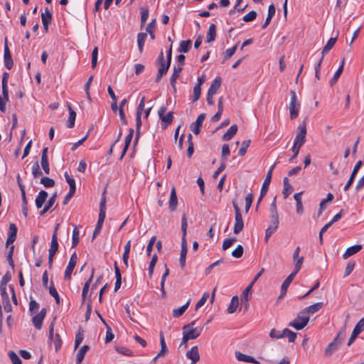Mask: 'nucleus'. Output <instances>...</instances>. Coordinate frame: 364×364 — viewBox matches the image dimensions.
Returning a JSON list of instances; mask_svg holds the SVG:
<instances>
[{"label":"nucleus","instance_id":"obj_51","mask_svg":"<svg viewBox=\"0 0 364 364\" xmlns=\"http://www.w3.org/2000/svg\"><path fill=\"white\" fill-rule=\"evenodd\" d=\"M43 173L40 169L38 163L36 161L32 166V175L34 178H37L42 176Z\"/></svg>","mask_w":364,"mask_h":364},{"label":"nucleus","instance_id":"obj_61","mask_svg":"<svg viewBox=\"0 0 364 364\" xmlns=\"http://www.w3.org/2000/svg\"><path fill=\"white\" fill-rule=\"evenodd\" d=\"M9 357L11 359L13 364H21L22 363L20 358L14 351H10L9 353Z\"/></svg>","mask_w":364,"mask_h":364},{"label":"nucleus","instance_id":"obj_6","mask_svg":"<svg viewBox=\"0 0 364 364\" xmlns=\"http://www.w3.org/2000/svg\"><path fill=\"white\" fill-rule=\"evenodd\" d=\"M77 260V256L76 252H74L69 260L68 264L65 269V274H64V279L65 280H70L71 278V274L73 273V271L76 265Z\"/></svg>","mask_w":364,"mask_h":364},{"label":"nucleus","instance_id":"obj_3","mask_svg":"<svg viewBox=\"0 0 364 364\" xmlns=\"http://www.w3.org/2000/svg\"><path fill=\"white\" fill-rule=\"evenodd\" d=\"M196 324V321H192L191 323L185 325L182 330L183 333L186 335L190 340L197 338L201 333L203 328L198 329L197 327H194Z\"/></svg>","mask_w":364,"mask_h":364},{"label":"nucleus","instance_id":"obj_52","mask_svg":"<svg viewBox=\"0 0 364 364\" xmlns=\"http://www.w3.org/2000/svg\"><path fill=\"white\" fill-rule=\"evenodd\" d=\"M210 294L208 292L203 293L202 297L198 300L196 305V311L199 309L201 306H203L205 304Z\"/></svg>","mask_w":364,"mask_h":364},{"label":"nucleus","instance_id":"obj_20","mask_svg":"<svg viewBox=\"0 0 364 364\" xmlns=\"http://www.w3.org/2000/svg\"><path fill=\"white\" fill-rule=\"evenodd\" d=\"M244 228V222L242 214L235 215V224L233 228V232L236 235L239 234Z\"/></svg>","mask_w":364,"mask_h":364},{"label":"nucleus","instance_id":"obj_25","mask_svg":"<svg viewBox=\"0 0 364 364\" xmlns=\"http://www.w3.org/2000/svg\"><path fill=\"white\" fill-rule=\"evenodd\" d=\"M337 41V36L334 38H331L328 39L327 43L323 47L321 51V57L322 60H323L324 55L329 52V50L334 46L336 42Z\"/></svg>","mask_w":364,"mask_h":364},{"label":"nucleus","instance_id":"obj_16","mask_svg":"<svg viewBox=\"0 0 364 364\" xmlns=\"http://www.w3.org/2000/svg\"><path fill=\"white\" fill-rule=\"evenodd\" d=\"M41 18L43 27L46 31H48V26L52 21V13L48 8L45 9V12L41 14Z\"/></svg>","mask_w":364,"mask_h":364},{"label":"nucleus","instance_id":"obj_42","mask_svg":"<svg viewBox=\"0 0 364 364\" xmlns=\"http://www.w3.org/2000/svg\"><path fill=\"white\" fill-rule=\"evenodd\" d=\"M160 344L161 348L160 351L157 354V357H163L168 352L167 346L165 342V338L162 333H160Z\"/></svg>","mask_w":364,"mask_h":364},{"label":"nucleus","instance_id":"obj_26","mask_svg":"<svg viewBox=\"0 0 364 364\" xmlns=\"http://www.w3.org/2000/svg\"><path fill=\"white\" fill-rule=\"evenodd\" d=\"M361 249H362L361 245H355L353 246H351L346 250L345 253L343 255V257L344 259H347L349 257L358 252Z\"/></svg>","mask_w":364,"mask_h":364},{"label":"nucleus","instance_id":"obj_63","mask_svg":"<svg viewBox=\"0 0 364 364\" xmlns=\"http://www.w3.org/2000/svg\"><path fill=\"white\" fill-rule=\"evenodd\" d=\"M257 17V13L255 11H251L246 15H245L242 18L243 21L245 22H249L255 20Z\"/></svg>","mask_w":364,"mask_h":364},{"label":"nucleus","instance_id":"obj_1","mask_svg":"<svg viewBox=\"0 0 364 364\" xmlns=\"http://www.w3.org/2000/svg\"><path fill=\"white\" fill-rule=\"evenodd\" d=\"M309 321V316L302 314L301 311L292 321L289 323L288 326L299 331L303 329L308 324Z\"/></svg>","mask_w":364,"mask_h":364},{"label":"nucleus","instance_id":"obj_33","mask_svg":"<svg viewBox=\"0 0 364 364\" xmlns=\"http://www.w3.org/2000/svg\"><path fill=\"white\" fill-rule=\"evenodd\" d=\"M94 272H95V269H92V273H91V275H90V278L87 279V281L84 284V287H83V289H82V301H83L85 300V298L87 296V292L89 291L90 283L92 282V279H93Z\"/></svg>","mask_w":364,"mask_h":364},{"label":"nucleus","instance_id":"obj_28","mask_svg":"<svg viewBox=\"0 0 364 364\" xmlns=\"http://www.w3.org/2000/svg\"><path fill=\"white\" fill-rule=\"evenodd\" d=\"M216 38V26L214 23H211L209 26L208 33H207V37H206V41L207 43H210L212 41H214Z\"/></svg>","mask_w":364,"mask_h":364},{"label":"nucleus","instance_id":"obj_31","mask_svg":"<svg viewBox=\"0 0 364 364\" xmlns=\"http://www.w3.org/2000/svg\"><path fill=\"white\" fill-rule=\"evenodd\" d=\"M284 188L282 191V193L284 195V199H286L289 194L293 191L292 186L289 183V179L287 177L284 178Z\"/></svg>","mask_w":364,"mask_h":364},{"label":"nucleus","instance_id":"obj_47","mask_svg":"<svg viewBox=\"0 0 364 364\" xmlns=\"http://www.w3.org/2000/svg\"><path fill=\"white\" fill-rule=\"evenodd\" d=\"M338 346H339V345L338 343H335V341H333L331 343H330L328 345V346L325 349L326 355H331L333 352H335L338 349Z\"/></svg>","mask_w":364,"mask_h":364},{"label":"nucleus","instance_id":"obj_34","mask_svg":"<svg viewBox=\"0 0 364 364\" xmlns=\"http://www.w3.org/2000/svg\"><path fill=\"white\" fill-rule=\"evenodd\" d=\"M343 67H344V58L341 61V64L337 71L335 73L333 77L331 78V80L329 82V84L331 86H333L334 84L336 83L338 78L340 77L341 75L342 74L343 71Z\"/></svg>","mask_w":364,"mask_h":364},{"label":"nucleus","instance_id":"obj_40","mask_svg":"<svg viewBox=\"0 0 364 364\" xmlns=\"http://www.w3.org/2000/svg\"><path fill=\"white\" fill-rule=\"evenodd\" d=\"M302 192L296 193L294 195V198L296 202V212L299 214H301L303 213V205L301 202V195Z\"/></svg>","mask_w":364,"mask_h":364},{"label":"nucleus","instance_id":"obj_59","mask_svg":"<svg viewBox=\"0 0 364 364\" xmlns=\"http://www.w3.org/2000/svg\"><path fill=\"white\" fill-rule=\"evenodd\" d=\"M79 242V230L77 227H75L73 231L72 236V246L75 247Z\"/></svg>","mask_w":364,"mask_h":364},{"label":"nucleus","instance_id":"obj_22","mask_svg":"<svg viewBox=\"0 0 364 364\" xmlns=\"http://www.w3.org/2000/svg\"><path fill=\"white\" fill-rule=\"evenodd\" d=\"M48 196V193L45 191H41L38 193L35 200L36 205L38 209L42 208L43 205L46 201Z\"/></svg>","mask_w":364,"mask_h":364},{"label":"nucleus","instance_id":"obj_18","mask_svg":"<svg viewBox=\"0 0 364 364\" xmlns=\"http://www.w3.org/2000/svg\"><path fill=\"white\" fill-rule=\"evenodd\" d=\"M168 205H169V209L171 212L176 210L177 205H178V198H177L176 191L175 187H173L171 188Z\"/></svg>","mask_w":364,"mask_h":364},{"label":"nucleus","instance_id":"obj_21","mask_svg":"<svg viewBox=\"0 0 364 364\" xmlns=\"http://www.w3.org/2000/svg\"><path fill=\"white\" fill-rule=\"evenodd\" d=\"M323 302L316 303L303 309L302 314H304L306 316H308L309 314H313L318 311L323 307Z\"/></svg>","mask_w":364,"mask_h":364},{"label":"nucleus","instance_id":"obj_32","mask_svg":"<svg viewBox=\"0 0 364 364\" xmlns=\"http://www.w3.org/2000/svg\"><path fill=\"white\" fill-rule=\"evenodd\" d=\"M114 272H115V276H116L114 291H117L120 288L121 284H122V276H121V273H120V271L117 266V262H114Z\"/></svg>","mask_w":364,"mask_h":364},{"label":"nucleus","instance_id":"obj_30","mask_svg":"<svg viewBox=\"0 0 364 364\" xmlns=\"http://www.w3.org/2000/svg\"><path fill=\"white\" fill-rule=\"evenodd\" d=\"M237 126L236 124L232 125L228 130L223 134V139L224 141L230 140L233 136L237 133Z\"/></svg>","mask_w":364,"mask_h":364},{"label":"nucleus","instance_id":"obj_17","mask_svg":"<svg viewBox=\"0 0 364 364\" xmlns=\"http://www.w3.org/2000/svg\"><path fill=\"white\" fill-rule=\"evenodd\" d=\"M186 356L188 358L191 360L192 364H195L200 360V355L198 353V346H193L186 353Z\"/></svg>","mask_w":364,"mask_h":364},{"label":"nucleus","instance_id":"obj_64","mask_svg":"<svg viewBox=\"0 0 364 364\" xmlns=\"http://www.w3.org/2000/svg\"><path fill=\"white\" fill-rule=\"evenodd\" d=\"M235 241H236V238H235V237H230L228 239H225L223 243V249L224 250H228L230 247H231L232 245V244Z\"/></svg>","mask_w":364,"mask_h":364},{"label":"nucleus","instance_id":"obj_24","mask_svg":"<svg viewBox=\"0 0 364 364\" xmlns=\"http://www.w3.org/2000/svg\"><path fill=\"white\" fill-rule=\"evenodd\" d=\"M222 80L220 77H215L212 82L208 92L210 93V95H215L218 90L221 86Z\"/></svg>","mask_w":364,"mask_h":364},{"label":"nucleus","instance_id":"obj_49","mask_svg":"<svg viewBox=\"0 0 364 364\" xmlns=\"http://www.w3.org/2000/svg\"><path fill=\"white\" fill-rule=\"evenodd\" d=\"M141 11V26L142 27L146 21L148 19L149 17V9L146 7H141L140 8Z\"/></svg>","mask_w":364,"mask_h":364},{"label":"nucleus","instance_id":"obj_5","mask_svg":"<svg viewBox=\"0 0 364 364\" xmlns=\"http://www.w3.org/2000/svg\"><path fill=\"white\" fill-rule=\"evenodd\" d=\"M291 102L289 104L290 118L294 119L299 115V111L300 108V103L297 99L295 91L291 90Z\"/></svg>","mask_w":364,"mask_h":364},{"label":"nucleus","instance_id":"obj_55","mask_svg":"<svg viewBox=\"0 0 364 364\" xmlns=\"http://www.w3.org/2000/svg\"><path fill=\"white\" fill-rule=\"evenodd\" d=\"M276 197H274L273 201L270 205V218H279V214L277 209L276 205Z\"/></svg>","mask_w":364,"mask_h":364},{"label":"nucleus","instance_id":"obj_27","mask_svg":"<svg viewBox=\"0 0 364 364\" xmlns=\"http://www.w3.org/2000/svg\"><path fill=\"white\" fill-rule=\"evenodd\" d=\"M57 198V193H55L53 194V196L48 199L47 203L46 204L45 207L40 212V215L43 216L44 215L53 205V204L55 202Z\"/></svg>","mask_w":364,"mask_h":364},{"label":"nucleus","instance_id":"obj_37","mask_svg":"<svg viewBox=\"0 0 364 364\" xmlns=\"http://www.w3.org/2000/svg\"><path fill=\"white\" fill-rule=\"evenodd\" d=\"M146 37H147V34L146 33H139L137 35V45H138L139 51L140 53H141L143 51V48H144Z\"/></svg>","mask_w":364,"mask_h":364},{"label":"nucleus","instance_id":"obj_57","mask_svg":"<svg viewBox=\"0 0 364 364\" xmlns=\"http://www.w3.org/2000/svg\"><path fill=\"white\" fill-rule=\"evenodd\" d=\"M41 183L43 184L46 188H50L54 186L55 181L52 178L43 177L41 179Z\"/></svg>","mask_w":364,"mask_h":364},{"label":"nucleus","instance_id":"obj_13","mask_svg":"<svg viewBox=\"0 0 364 364\" xmlns=\"http://www.w3.org/2000/svg\"><path fill=\"white\" fill-rule=\"evenodd\" d=\"M48 148L45 147L42 151L41 165L46 174L50 173V168L48 159Z\"/></svg>","mask_w":364,"mask_h":364},{"label":"nucleus","instance_id":"obj_44","mask_svg":"<svg viewBox=\"0 0 364 364\" xmlns=\"http://www.w3.org/2000/svg\"><path fill=\"white\" fill-rule=\"evenodd\" d=\"M192 41L191 40L182 41L180 43L178 51L180 53H188L191 47Z\"/></svg>","mask_w":364,"mask_h":364},{"label":"nucleus","instance_id":"obj_23","mask_svg":"<svg viewBox=\"0 0 364 364\" xmlns=\"http://www.w3.org/2000/svg\"><path fill=\"white\" fill-rule=\"evenodd\" d=\"M182 69H183V68L181 66H174V68H173V73L172 75L171 76L170 82H171V87H173L174 92L176 91V80L178 77L179 74L181 72Z\"/></svg>","mask_w":364,"mask_h":364},{"label":"nucleus","instance_id":"obj_50","mask_svg":"<svg viewBox=\"0 0 364 364\" xmlns=\"http://www.w3.org/2000/svg\"><path fill=\"white\" fill-rule=\"evenodd\" d=\"M105 193H106V190L104 191V192L102 193V198H101V200H100V213H99V214L106 215V196H105Z\"/></svg>","mask_w":364,"mask_h":364},{"label":"nucleus","instance_id":"obj_38","mask_svg":"<svg viewBox=\"0 0 364 364\" xmlns=\"http://www.w3.org/2000/svg\"><path fill=\"white\" fill-rule=\"evenodd\" d=\"M58 250V236H55V234H53L51 237L50 247L48 250L50 254L55 255Z\"/></svg>","mask_w":364,"mask_h":364},{"label":"nucleus","instance_id":"obj_36","mask_svg":"<svg viewBox=\"0 0 364 364\" xmlns=\"http://www.w3.org/2000/svg\"><path fill=\"white\" fill-rule=\"evenodd\" d=\"M239 305V298L237 296H234L232 299L231 302L228 308V314H233L236 311L237 308Z\"/></svg>","mask_w":364,"mask_h":364},{"label":"nucleus","instance_id":"obj_10","mask_svg":"<svg viewBox=\"0 0 364 364\" xmlns=\"http://www.w3.org/2000/svg\"><path fill=\"white\" fill-rule=\"evenodd\" d=\"M362 164H363L362 161H358L355 164V166L353 168V171H352V173L350 174V176L348 182L346 183V186L343 188L344 191H347L349 189L350 186L353 183L356 174L358 173V172L360 168L361 167Z\"/></svg>","mask_w":364,"mask_h":364},{"label":"nucleus","instance_id":"obj_35","mask_svg":"<svg viewBox=\"0 0 364 364\" xmlns=\"http://www.w3.org/2000/svg\"><path fill=\"white\" fill-rule=\"evenodd\" d=\"M90 347L87 345H84L82 346L80 350H78L76 356V363L80 364L82 360L84 359V357L89 350Z\"/></svg>","mask_w":364,"mask_h":364},{"label":"nucleus","instance_id":"obj_12","mask_svg":"<svg viewBox=\"0 0 364 364\" xmlns=\"http://www.w3.org/2000/svg\"><path fill=\"white\" fill-rule=\"evenodd\" d=\"M188 252L187 242L186 238L181 239V250L179 258V263L181 268L186 266V257Z\"/></svg>","mask_w":364,"mask_h":364},{"label":"nucleus","instance_id":"obj_54","mask_svg":"<svg viewBox=\"0 0 364 364\" xmlns=\"http://www.w3.org/2000/svg\"><path fill=\"white\" fill-rule=\"evenodd\" d=\"M187 226H188V224H187L186 215V213H183V214L182 215V218H181V231L183 233L182 238H186V232H187Z\"/></svg>","mask_w":364,"mask_h":364},{"label":"nucleus","instance_id":"obj_11","mask_svg":"<svg viewBox=\"0 0 364 364\" xmlns=\"http://www.w3.org/2000/svg\"><path fill=\"white\" fill-rule=\"evenodd\" d=\"M205 118V114H200L198 116L195 122L191 125V129L195 134H198L200 132L203 122Z\"/></svg>","mask_w":364,"mask_h":364},{"label":"nucleus","instance_id":"obj_62","mask_svg":"<svg viewBox=\"0 0 364 364\" xmlns=\"http://www.w3.org/2000/svg\"><path fill=\"white\" fill-rule=\"evenodd\" d=\"M279 224V218H271V224L267 228L269 229H272V230L275 231L277 230Z\"/></svg>","mask_w":364,"mask_h":364},{"label":"nucleus","instance_id":"obj_56","mask_svg":"<svg viewBox=\"0 0 364 364\" xmlns=\"http://www.w3.org/2000/svg\"><path fill=\"white\" fill-rule=\"evenodd\" d=\"M157 259H158L157 255H154L152 256V258L151 259V262H150L149 265V269H148L149 275L150 277L153 274L154 269V267H155L156 263L157 262Z\"/></svg>","mask_w":364,"mask_h":364},{"label":"nucleus","instance_id":"obj_58","mask_svg":"<svg viewBox=\"0 0 364 364\" xmlns=\"http://www.w3.org/2000/svg\"><path fill=\"white\" fill-rule=\"evenodd\" d=\"M250 144V140L243 141L242 143V146L238 151V154L241 156H244L247 151V148Z\"/></svg>","mask_w":364,"mask_h":364},{"label":"nucleus","instance_id":"obj_14","mask_svg":"<svg viewBox=\"0 0 364 364\" xmlns=\"http://www.w3.org/2000/svg\"><path fill=\"white\" fill-rule=\"evenodd\" d=\"M296 275V274L292 272L283 282L281 287V294L279 296L280 298L286 294L287 288L289 287L290 284L291 283L292 280L294 279Z\"/></svg>","mask_w":364,"mask_h":364},{"label":"nucleus","instance_id":"obj_53","mask_svg":"<svg viewBox=\"0 0 364 364\" xmlns=\"http://www.w3.org/2000/svg\"><path fill=\"white\" fill-rule=\"evenodd\" d=\"M230 151L229 148V145L225 144L222 147V154H221V161L225 162L227 160V157L230 155Z\"/></svg>","mask_w":364,"mask_h":364},{"label":"nucleus","instance_id":"obj_7","mask_svg":"<svg viewBox=\"0 0 364 364\" xmlns=\"http://www.w3.org/2000/svg\"><path fill=\"white\" fill-rule=\"evenodd\" d=\"M277 164V162L272 166V167L269 168V171L267 172L266 177L264 178V181L263 182L261 191H260V198H263L267 193L268 187L270 184L271 179H272V171Z\"/></svg>","mask_w":364,"mask_h":364},{"label":"nucleus","instance_id":"obj_43","mask_svg":"<svg viewBox=\"0 0 364 364\" xmlns=\"http://www.w3.org/2000/svg\"><path fill=\"white\" fill-rule=\"evenodd\" d=\"M156 23V19L154 18L149 23H148V25L146 28V32L149 34L150 38L152 40L155 39L154 31H155Z\"/></svg>","mask_w":364,"mask_h":364},{"label":"nucleus","instance_id":"obj_48","mask_svg":"<svg viewBox=\"0 0 364 364\" xmlns=\"http://www.w3.org/2000/svg\"><path fill=\"white\" fill-rule=\"evenodd\" d=\"M238 43L235 45L233 47L228 48L223 53V60L225 61L230 59L235 53L237 48Z\"/></svg>","mask_w":364,"mask_h":364},{"label":"nucleus","instance_id":"obj_15","mask_svg":"<svg viewBox=\"0 0 364 364\" xmlns=\"http://www.w3.org/2000/svg\"><path fill=\"white\" fill-rule=\"evenodd\" d=\"M17 234V228L15 224L11 223L9 225L8 237L6 240V246H9L10 244H12L16 237Z\"/></svg>","mask_w":364,"mask_h":364},{"label":"nucleus","instance_id":"obj_19","mask_svg":"<svg viewBox=\"0 0 364 364\" xmlns=\"http://www.w3.org/2000/svg\"><path fill=\"white\" fill-rule=\"evenodd\" d=\"M235 357L238 361L247 362L253 364H259V362L255 358L250 355L243 354L240 352H236Z\"/></svg>","mask_w":364,"mask_h":364},{"label":"nucleus","instance_id":"obj_45","mask_svg":"<svg viewBox=\"0 0 364 364\" xmlns=\"http://www.w3.org/2000/svg\"><path fill=\"white\" fill-rule=\"evenodd\" d=\"M133 134H134V129H129V134L125 137V141H124V149L122 150V157H123V156L126 154L127 152V150L132 141V137H133Z\"/></svg>","mask_w":364,"mask_h":364},{"label":"nucleus","instance_id":"obj_60","mask_svg":"<svg viewBox=\"0 0 364 364\" xmlns=\"http://www.w3.org/2000/svg\"><path fill=\"white\" fill-rule=\"evenodd\" d=\"M244 252L243 247L240 245L232 252V256L235 258H240L242 256Z\"/></svg>","mask_w":364,"mask_h":364},{"label":"nucleus","instance_id":"obj_39","mask_svg":"<svg viewBox=\"0 0 364 364\" xmlns=\"http://www.w3.org/2000/svg\"><path fill=\"white\" fill-rule=\"evenodd\" d=\"M69 118L67 126L68 128H73L75 126V121L76 118V112L72 109L70 105H68Z\"/></svg>","mask_w":364,"mask_h":364},{"label":"nucleus","instance_id":"obj_4","mask_svg":"<svg viewBox=\"0 0 364 364\" xmlns=\"http://www.w3.org/2000/svg\"><path fill=\"white\" fill-rule=\"evenodd\" d=\"M167 108L166 106H162L158 111L159 117L161 121V126L163 129H166L169 124H171L173 114L172 112H168V113H165Z\"/></svg>","mask_w":364,"mask_h":364},{"label":"nucleus","instance_id":"obj_2","mask_svg":"<svg viewBox=\"0 0 364 364\" xmlns=\"http://www.w3.org/2000/svg\"><path fill=\"white\" fill-rule=\"evenodd\" d=\"M306 120H304L297 128V133L294 140V145L301 146L306 141Z\"/></svg>","mask_w":364,"mask_h":364},{"label":"nucleus","instance_id":"obj_29","mask_svg":"<svg viewBox=\"0 0 364 364\" xmlns=\"http://www.w3.org/2000/svg\"><path fill=\"white\" fill-rule=\"evenodd\" d=\"M190 302L191 301L189 300L182 306L177 308V309H174L172 312L173 316L174 318H178L181 316H182L185 313V311L187 310V309L188 308V306L190 305Z\"/></svg>","mask_w":364,"mask_h":364},{"label":"nucleus","instance_id":"obj_9","mask_svg":"<svg viewBox=\"0 0 364 364\" xmlns=\"http://www.w3.org/2000/svg\"><path fill=\"white\" fill-rule=\"evenodd\" d=\"M46 314V309H43L38 314L33 317L32 321L36 328L40 330L42 327L43 321Z\"/></svg>","mask_w":364,"mask_h":364},{"label":"nucleus","instance_id":"obj_8","mask_svg":"<svg viewBox=\"0 0 364 364\" xmlns=\"http://www.w3.org/2000/svg\"><path fill=\"white\" fill-rule=\"evenodd\" d=\"M4 62L5 67L8 70H11L14 66V61L11 56V54L10 53L9 48L7 45V38H5V43H4Z\"/></svg>","mask_w":364,"mask_h":364},{"label":"nucleus","instance_id":"obj_41","mask_svg":"<svg viewBox=\"0 0 364 364\" xmlns=\"http://www.w3.org/2000/svg\"><path fill=\"white\" fill-rule=\"evenodd\" d=\"M131 249V241L129 240L124 245V250L122 255V259L124 265L128 267L129 255Z\"/></svg>","mask_w":364,"mask_h":364},{"label":"nucleus","instance_id":"obj_46","mask_svg":"<svg viewBox=\"0 0 364 364\" xmlns=\"http://www.w3.org/2000/svg\"><path fill=\"white\" fill-rule=\"evenodd\" d=\"M282 335H283V338L284 337H287L288 341L290 343L294 342V341H295V339L296 338V333L293 332L292 331L288 329V328H284L282 331Z\"/></svg>","mask_w":364,"mask_h":364}]
</instances>
